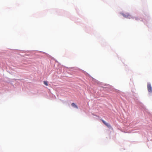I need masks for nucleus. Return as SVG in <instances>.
I'll return each instance as SVG.
<instances>
[{
    "mask_svg": "<svg viewBox=\"0 0 152 152\" xmlns=\"http://www.w3.org/2000/svg\"><path fill=\"white\" fill-rule=\"evenodd\" d=\"M123 15L125 18H131V16L128 13H126L125 14H123Z\"/></svg>",
    "mask_w": 152,
    "mask_h": 152,
    "instance_id": "nucleus-2",
    "label": "nucleus"
},
{
    "mask_svg": "<svg viewBox=\"0 0 152 152\" xmlns=\"http://www.w3.org/2000/svg\"><path fill=\"white\" fill-rule=\"evenodd\" d=\"M44 83L46 86H48V82L46 81H44Z\"/></svg>",
    "mask_w": 152,
    "mask_h": 152,
    "instance_id": "nucleus-4",
    "label": "nucleus"
},
{
    "mask_svg": "<svg viewBox=\"0 0 152 152\" xmlns=\"http://www.w3.org/2000/svg\"><path fill=\"white\" fill-rule=\"evenodd\" d=\"M106 126L108 127H110L111 126L109 124H108L106 123V124H105Z\"/></svg>",
    "mask_w": 152,
    "mask_h": 152,
    "instance_id": "nucleus-5",
    "label": "nucleus"
},
{
    "mask_svg": "<svg viewBox=\"0 0 152 152\" xmlns=\"http://www.w3.org/2000/svg\"><path fill=\"white\" fill-rule=\"evenodd\" d=\"M135 19L137 20V19L136 18H135Z\"/></svg>",
    "mask_w": 152,
    "mask_h": 152,
    "instance_id": "nucleus-7",
    "label": "nucleus"
},
{
    "mask_svg": "<svg viewBox=\"0 0 152 152\" xmlns=\"http://www.w3.org/2000/svg\"><path fill=\"white\" fill-rule=\"evenodd\" d=\"M71 105H72V107H75V108H78L77 106L74 103H72V104Z\"/></svg>",
    "mask_w": 152,
    "mask_h": 152,
    "instance_id": "nucleus-3",
    "label": "nucleus"
},
{
    "mask_svg": "<svg viewBox=\"0 0 152 152\" xmlns=\"http://www.w3.org/2000/svg\"><path fill=\"white\" fill-rule=\"evenodd\" d=\"M102 122H103V123L104 124H106L107 123L106 122L104 121V120H102Z\"/></svg>",
    "mask_w": 152,
    "mask_h": 152,
    "instance_id": "nucleus-6",
    "label": "nucleus"
},
{
    "mask_svg": "<svg viewBox=\"0 0 152 152\" xmlns=\"http://www.w3.org/2000/svg\"><path fill=\"white\" fill-rule=\"evenodd\" d=\"M147 88L149 92H152V87L150 83H148L147 84Z\"/></svg>",
    "mask_w": 152,
    "mask_h": 152,
    "instance_id": "nucleus-1",
    "label": "nucleus"
}]
</instances>
